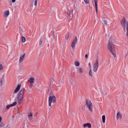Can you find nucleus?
Returning <instances> with one entry per match:
<instances>
[{
  "label": "nucleus",
  "mask_w": 128,
  "mask_h": 128,
  "mask_svg": "<svg viewBox=\"0 0 128 128\" xmlns=\"http://www.w3.org/2000/svg\"><path fill=\"white\" fill-rule=\"evenodd\" d=\"M40 46H42V39H40V42H39Z\"/></svg>",
  "instance_id": "28"
},
{
  "label": "nucleus",
  "mask_w": 128,
  "mask_h": 128,
  "mask_svg": "<svg viewBox=\"0 0 128 128\" xmlns=\"http://www.w3.org/2000/svg\"><path fill=\"white\" fill-rule=\"evenodd\" d=\"M24 58H26V53H24L20 56L18 61L20 64H22V62H24Z\"/></svg>",
  "instance_id": "6"
},
{
  "label": "nucleus",
  "mask_w": 128,
  "mask_h": 128,
  "mask_svg": "<svg viewBox=\"0 0 128 128\" xmlns=\"http://www.w3.org/2000/svg\"><path fill=\"white\" fill-rule=\"evenodd\" d=\"M2 116H0V122H2Z\"/></svg>",
  "instance_id": "35"
},
{
  "label": "nucleus",
  "mask_w": 128,
  "mask_h": 128,
  "mask_svg": "<svg viewBox=\"0 0 128 128\" xmlns=\"http://www.w3.org/2000/svg\"><path fill=\"white\" fill-rule=\"evenodd\" d=\"M102 21L104 22L105 26H107L108 25V21L106 20V19L105 18H102Z\"/></svg>",
  "instance_id": "20"
},
{
  "label": "nucleus",
  "mask_w": 128,
  "mask_h": 128,
  "mask_svg": "<svg viewBox=\"0 0 128 128\" xmlns=\"http://www.w3.org/2000/svg\"><path fill=\"white\" fill-rule=\"evenodd\" d=\"M22 42L23 43H24L26 42V38L24 36L22 37Z\"/></svg>",
  "instance_id": "23"
},
{
  "label": "nucleus",
  "mask_w": 128,
  "mask_h": 128,
  "mask_svg": "<svg viewBox=\"0 0 128 128\" xmlns=\"http://www.w3.org/2000/svg\"><path fill=\"white\" fill-rule=\"evenodd\" d=\"M98 60L96 59L95 63L93 66L94 72H96V70H98Z\"/></svg>",
  "instance_id": "5"
},
{
  "label": "nucleus",
  "mask_w": 128,
  "mask_h": 128,
  "mask_svg": "<svg viewBox=\"0 0 128 128\" xmlns=\"http://www.w3.org/2000/svg\"><path fill=\"white\" fill-rule=\"evenodd\" d=\"M4 84V79H1L0 82V86H2Z\"/></svg>",
  "instance_id": "27"
},
{
  "label": "nucleus",
  "mask_w": 128,
  "mask_h": 128,
  "mask_svg": "<svg viewBox=\"0 0 128 128\" xmlns=\"http://www.w3.org/2000/svg\"><path fill=\"white\" fill-rule=\"evenodd\" d=\"M121 25L122 26L124 32H126V18L124 16L123 17L122 20L120 22Z\"/></svg>",
  "instance_id": "7"
},
{
  "label": "nucleus",
  "mask_w": 128,
  "mask_h": 128,
  "mask_svg": "<svg viewBox=\"0 0 128 128\" xmlns=\"http://www.w3.org/2000/svg\"><path fill=\"white\" fill-rule=\"evenodd\" d=\"M85 58H88V54H86L85 55Z\"/></svg>",
  "instance_id": "33"
},
{
  "label": "nucleus",
  "mask_w": 128,
  "mask_h": 128,
  "mask_svg": "<svg viewBox=\"0 0 128 128\" xmlns=\"http://www.w3.org/2000/svg\"><path fill=\"white\" fill-rule=\"evenodd\" d=\"M18 102H13L12 104L7 105L6 106V108H7V110H8L10 108H11V106H16Z\"/></svg>",
  "instance_id": "12"
},
{
  "label": "nucleus",
  "mask_w": 128,
  "mask_h": 128,
  "mask_svg": "<svg viewBox=\"0 0 128 128\" xmlns=\"http://www.w3.org/2000/svg\"><path fill=\"white\" fill-rule=\"evenodd\" d=\"M56 102V96H50L48 98V106L52 107V104H54Z\"/></svg>",
  "instance_id": "3"
},
{
  "label": "nucleus",
  "mask_w": 128,
  "mask_h": 128,
  "mask_svg": "<svg viewBox=\"0 0 128 128\" xmlns=\"http://www.w3.org/2000/svg\"><path fill=\"white\" fill-rule=\"evenodd\" d=\"M88 66L90 68V70H92V65L90 64V62L88 63Z\"/></svg>",
  "instance_id": "31"
},
{
  "label": "nucleus",
  "mask_w": 128,
  "mask_h": 128,
  "mask_svg": "<svg viewBox=\"0 0 128 128\" xmlns=\"http://www.w3.org/2000/svg\"><path fill=\"white\" fill-rule=\"evenodd\" d=\"M77 42H78V38L76 37V36L74 39L73 40L71 44V46L72 50H74V48H76V44Z\"/></svg>",
  "instance_id": "8"
},
{
  "label": "nucleus",
  "mask_w": 128,
  "mask_h": 128,
  "mask_svg": "<svg viewBox=\"0 0 128 128\" xmlns=\"http://www.w3.org/2000/svg\"><path fill=\"white\" fill-rule=\"evenodd\" d=\"M84 2L86 4H90V0H84Z\"/></svg>",
  "instance_id": "29"
},
{
  "label": "nucleus",
  "mask_w": 128,
  "mask_h": 128,
  "mask_svg": "<svg viewBox=\"0 0 128 128\" xmlns=\"http://www.w3.org/2000/svg\"><path fill=\"white\" fill-rule=\"evenodd\" d=\"M36 116V114L34 115V116Z\"/></svg>",
  "instance_id": "37"
},
{
  "label": "nucleus",
  "mask_w": 128,
  "mask_h": 128,
  "mask_svg": "<svg viewBox=\"0 0 128 128\" xmlns=\"http://www.w3.org/2000/svg\"><path fill=\"white\" fill-rule=\"evenodd\" d=\"M84 128H86V126L88 128H92V124H90V123H86V124H84L83 125Z\"/></svg>",
  "instance_id": "15"
},
{
  "label": "nucleus",
  "mask_w": 128,
  "mask_h": 128,
  "mask_svg": "<svg viewBox=\"0 0 128 128\" xmlns=\"http://www.w3.org/2000/svg\"><path fill=\"white\" fill-rule=\"evenodd\" d=\"M74 64L76 66V68H78L80 66V63L78 61H75L74 62Z\"/></svg>",
  "instance_id": "18"
},
{
  "label": "nucleus",
  "mask_w": 128,
  "mask_h": 128,
  "mask_svg": "<svg viewBox=\"0 0 128 128\" xmlns=\"http://www.w3.org/2000/svg\"><path fill=\"white\" fill-rule=\"evenodd\" d=\"M48 92H50V94H52V90L51 89L48 91Z\"/></svg>",
  "instance_id": "32"
},
{
  "label": "nucleus",
  "mask_w": 128,
  "mask_h": 128,
  "mask_svg": "<svg viewBox=\"0 0 128 128\" xmlns=\"http://www.w3.org/2000/svg\"><path fill=\"white\" fill-rule=\"evenodd\" d=\"M65 38L67 40H68V39L70 38V34H66L65 36Z\"/></svg>",
  "instance_id": "25"
},
{
  "label": "nucleus",
  "mask_w": 128,
  "mask_h": 128,
  "mask_svg": "<svg viewBox=\"0 0 128 128\" xmlns=\"http://www.w3.org/2000/svg\"><path fill=\"white\" fill-rule=\"evenodd\" d=\"M107 48L110 52L114 56V58H116V46L112 43V37L109 38Z\"/></svg>",
  "instance_id": "1"
},
{
  "label": "nucleus",
  "mask_w": 128,
  "mask_h": 128,
  "mask_svg": "<svg viewBox=\"0 0 128 128\" xmlns=\"http://www.w3.org/2000/svg\"><path fill=\"white\" fill-rule=\"evenodd\" d=\"M76 72L79 74V72H80V68H79L77 70Z\"/></svg>",
  "instance_id": "30"
},
{
  "label": "nucleus",
  "mask_w": 128,
  "mask_h": 128,
  "mask_svg": "<svg viewBox=\"0 0 128 128\" xmlns=\"http://www.w3.org/2000/svg\"><path fill=\"white\" fill-rule=\"evenodd\" d=\"M126 36L127 38H128V22H126Z\"/></svg>",
  "instance_id": "21"
},
{
  "label": "nucleus",
  "mask_w": 128,
  "mask_h": 128,
  "mask_svg": "<svg viewBox=\"0 0 128 128\" xmlns=\"http://www.w3.org/2000/svg\"><path fill=\"white\" fill-rule=\"evenodd\" d=\"M80 72H82V69L80 68Z\"/></svg>",
  "instance_id": "36"
},
{
  "label": "nucleus",
  "mask_w": 128,
  "mask_h": 128,
  "mask_svg": "<svg viewBox=\"0 0 128 128\" xmlns=\"http://www.w3.org/2000/svg\"><path fill=\"white\" fill-rule=\"evenodd\" d=\"M32 4L31 6H38V0H31Z\"/></svg>",
  "instance_id": "13"
},
{
  "label": "nucleus",
  "mask_w": 128,
  "mask_h": 128,
  "mask_svg": "<svg viewBox=\"0 0 128 128\" xmlns=\"http://www.w3.org/2000/svg\"><path fill=\"white\" fill-rule=\"evenodd\" d=\"M28 82L30 83V88H32V86H34V77L30 78Z\"/></svg>",
  "instance_id": "9"
},
{
  "label": "nucleus",
  "mask_w": 128,
  "mask_h": 128,
  "mask_svg": "<svg viewBox=\"0 0 128 128\" xmlns=\"http://www.w3.org/2000/svg\"><path fill=\"white\" fill-rule=\"evenodd\" d=\"M102 122L104 124V122H106V116L103 115L102 116Z\"/></svg>",
  "instance_id": "22"
},
{
  "label": "nucleus",
  "mask_w": 128,
  "mask_h": 128,
  "mask_svg": "<svg viewBox=\"0 0 128 128\" xmlns=\"http://www.w3.org/2000/svg\"><path fill=\"white\" fill-rule=\"evenodd\" d=\"M3 16L4 18H8V16H10V10H5L4 12Z\"/></svg>",
  "instance_id": "10"
},
{
  "label": "nucleus",
  "mask_w": 128,
  "mask_h": 128,
  "mask_svg": "<svg viewBox=\"0 0 128 128\" xmlns=\"http://www.w3.org/2000/svg\"><path fill=\"white\" fill-rule=\"evenodd\" d=\"M86 106L88 108L90 112H92V102L90 100H86Z\"/></svg>",
  "instance_id": "4"
},
{
  "label": "nucleus",
  "mask_w": 128,
  "mask_h": 128,
  "mask_svg": "<svg viewBox=\"0 0 128 128\" xmlns=\"http://www.w3.org/2000/svg\"><path fill=\"white\" fill-rule=\"evenodd\" d=\"M73 12H74V10H70L69 13H68V16H70V20H72Z\"/></svg>",
  "instance_id": "14"
},
{
  "label": "nucleus",
  "mask_w": 128,
  "mask_h": 128,
  "mask_svg": "<svg viewBox=\"0 0 128 128\" xmlns=\"http://www.w3.org/2000/svg\"><path fill=\"white\" fill-rule=\"evenodd\" d=\"M24 90L20 89L17 95L18 102L22 104L24 100Z\"/></svg>",
  "instance_id": "2"
},
{
  "label": "nucleus",
  "mask_w": 128,
  "mask_h": 128,
  "mask_svg": "<svg viewBox=\"0 0 128 128\" xmlns=\"http://www.w3.org/2000/svg\"><path fill=\"white\" fill-rule=\"evenodd\" d=\"M89 76H90L91 78H92V69H90Z\"/></svg>",
  "instance_id": "24"
},
{
  "label": "nucleus",
  "mask_w": 128,
  "mask_h": 128,
  "mask_svg": "<svg viewBox=\"0 0 128 128\" xmlns=\"http://www.w3.org/2000/svg\"><path fill=\"white\" fill-rule=\"evenodd\" d=\"M12 2H13V4H14V2H16V0H12Z\"/></svg>",
  "instance_id": "34"
},
{
  "label": "nucleus",
  "mask_w": 128,
  "mask_h": 128,
  "mask_svg": "<svg viewBox=\"0 0 128 128\" xmlns=\"http://www.w3.org/2000/svg\"><path fill=\"white\" fill-rule=\"evenodd\" d=\"M20 89V85L18 84L17 87L14 90V94H13L14 96V94H18V90Z\"/></svg>",
  "instance_id": "11"
},
{
  "label": "nucleus",
  "mask_w": 128,
  "mask_h": 128,
  "mask_svg": "<svg viewBox=\"0 0 128 128\" xmlns=\"http://www.w3.org/2000/svg\"><path fill=\"white\" fill-rule=\"evenodd\" d=\"M117 120H118V118H122V114H120V112H118L117 113Z\"/></svg>",
  "instance_id": "19"
},
{
  "label": "nucleus",
  "mask_w": 128,
  "mask_h": 128,
  "mask_svg": "<svg viewBox=\"0 0 128 128\" xmlns=\"http://www.w3.org/2000/svg\"><path fill=\"white\" fill-rule=\"evenodd\" d=\"M94 0V4H95V9H96V14H98V0Z\"/></svg>",
  "instance_id": "16"
},
{
  "label": "nucleus",
  "mask_w": 128,
  "mask_h": 128,
  "mask_svg": "<svg viewBox=\"0 0 128 128\" xmlns=\"http://www.w3.org/2000/svg\"><path fill=\"white\" fill-rule=\"evenodd\" d=\"M28 116L30 120H32V112H29L28 114Z\"/></svg>",
  "instance_id": "17"
},
{
  "label": "nucleus",
  "mask_w": 128,
  "mask_h": 128,
  "mask_svg": "<svg viewBox=\"0 0 128 128\" xmlns=\"http://www.w3.org/2000/svg\"><path fill=\"white\" fill-rule=\"evenodd\" d=\"M4 70V65L2 64H0V72Z\"/></svg>",
  "instance_id": "26"
}]
</instances>
